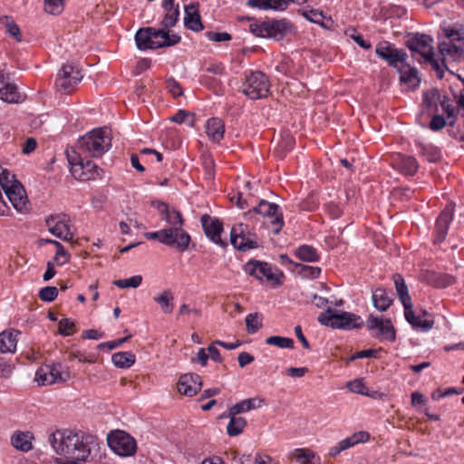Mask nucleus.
I'll return each instance as SVG.
<instances>
[{"mask_svg": "<svg viewBox=\"0 0 464 464\" xmlns=\"http://www.w3.org/2000/svg\"><path fill=\"white\" fill-rule=\"evenodd\" d=\"M206 133L212 142L219 143L224 138V121L218 117L208 119L206 124Z\"/></svg>", "mask_w": 464, "mask_h": 464, "instance_id": "nucleus-31", "label": "nucleus"}, {"mask_svg": "<svg viewBox=\"0 0 464 464\" xmlns=\"http://www.w3.org/2000/svg\"><path fill=\"white\" fill-rule=\"evenodd\" d=\"M82 71L73 64H63L57 73L55 79L56 88L64 92L70 93L82 79Z\"/></svg>", "mask_w": 464, "mask_h": 464, "instance_id": "nucleus-13", "label": "nucleus"}, {"mask_svg": "<svg viewBox=\"0 0 464 464\" xmlns=\"http://www.w3.org/2000/svg\"><path fill=\"white\" fill-rule=\"evenodd\" d=\"M246 331L253 334L262 327V316L258 313L248 314L246 317Z\"/></svg>", "mask_w": 464, "mask_h": 464, "instance_id": "nucleus-50", "label": "nucleus"}, {"mask_svg": "<svg viewBox=\"0 0 464 464\" xmlns=\"http://www.w3.org/2000/svg\"><path fill=\"white\" fill-rule=\"evenodd\" d=\"M441 106L442 111L446 113L447 117L450 119L451 117L457 118V114L455 112L454 107L450 104V99L449 96L440 95V99L438 102Z\"/></svg>", "mask_w": 464, "mask_h": 464, "instance_id": "nucleus-62", "label": "nucleus"}, {"mask_svg": "<svg viewBox=\"0 0 464 464\" xmlns=\"http://www.w3.org/2000/svg\"><path fill=\"white\" fill-rule=\"evenodd\" d=\"M414 145L420 156H422L430 163H437L442 160L441 149L432 143H425L420 140L414 141Z\"/></svg>", "mask_w": 464, "mask_h": 464, "instance_id": "nucleus-29", "label": "nucleus"}, {"mask_svg": "<svg viewBox=\"0 0 464 464\" xmlns=\"http://www.w3.org/2000/svg\"><path fill=\"white\" fill-rule=\"evenodd\" d=\"M68 222L69 218L65 214L50 215L45 218L49 232L54 237L67 242L73 238Z\"/></svg>", "mask_w": 464, "mask_h": 464, "instance_id": "nucleus-15", "label": "nucleus"}, {"mask_svg": "<svg viewBox=\"0 0 464 464\" xmlns=\"http://www.w3.org/2000/svg\"><path fill=\"white\" fill-rule=\"evenodd\" d=\"M270 81L268 76L261 71H251L246 75L242 85V92L250 100L266 98L270 93Z\"/></svg>", "mask_w": 464, "mask_h": 464, "instance_id": "nucleus-5", "label": "nucleus"}, {"mask_svg": "<svg viewBox=\"0 0 464 464\" xmlns=\"http://www.w3.org/2000/svg\"><path fill=\"white\" fill-rule=\"evenodd\" d=\"M434 55V52L430 51V55H425L424 63H429L431 66L432 70L436 72V76L439 80L443 79L445 71H449L450 73H453V72L448 68L446 59L444 57H442L441 61L439 62V60L435 59Z\"/></svg>", "mask_w": 464, "mask_h": 464, "instance_id": "nucleus-42", "label": "nucleus"}, {"mask_svg": "<svg viewBox=\"0 0 464 464\" xmlns=\"http://www.w3.org/2000/svg\"><path fill=\"white\" fill-rule=\"evenodd\" d=\"M166 89L174 99H177L183 95V89L180 83L174 77L167 78Z\"/></svg>", "mask_w": 464, "mask_h": 464, "instance_id": "nucleus-54", "label": "nucleus"}, {"mask_svg": "<svg viewBox=\"0 0 464 464\" xmlns=\"http://www.w3.org/2000/svg\"><path fill=\"white\" fill-rule=\"evenodd\" d=\"M202 229L205 236L215 245L223 249H227L228 243L221 238L224 231L223 222L218 218H212L208 214H204L200 218Z\"/></svg>", "mask_w": 464, "mask_h": 464, "instance_id": "nucleus-14", "label": "nucleus"}, {"mask_svg": "<svg viewBox=\"0 0 464 464\" xmlns=\"http://www.w3.org/2000/svg\"><path fill=\"white\" fill-rule=\"evenodd\" d=\"M293 28V24L286 18H267L264 21H256L249 24V32L259 38L282 41Z\"/></svg>", "mask_w": 464, "mask_h": 464, "instance_id": "nucleus-3", "label": "nucleus"}, {"mask_svg": "<svg viewBox=\"0 0 464 464\" xmlns=\"http://www.w3.org/2000/svg\"><path fill=\"white\" fill-rule=\"evenodd\" d=\"M403 308L405 319L414 330L429 332L433 328L435 324L434 320L432 318L422 319L420 315L415 314L412 310V304H408Z\"/></svg>", "mask_w": 464, "mask_h": 464, "instance_id": "nucleus-25", "label": "nucleus"}, {"mask_svg": "<svg viewBox=\"0 0 464 464\" xmlns=\"http://www.w3.org/2000/svg\"><path fill=\"white\" fill-rule=\"evenodd\" d=\"M440 53L445 58L450 56L454 62L464 61V47L456 45L454 42H441L438 45Z\"/></svg>", "mask_w": 464, "mask_h": 464, "instance_id": "nucleus-34", "label": "nucleus"}, {"mask_svg": "<svg viewBox=\"0 0 464 464\" xmlns=\"http://www.w3.org/2000/svg\"><path fill=\"white\" fill-rule=\"evenodd\" d=\"M375 54L393 69H398L401 64H406L408 53L403 50L397 48L395 44L382 41L375 46Z\"/></svg>", "mask_w": 464, "mask_h": 464, "instance_id": "nucleus-12", "label": "nucleus"}, {"mask_svg": "<svg viewBox=\"0 0 464 464\" xmlns=\"http://www.w3.org/2000/svg\"><path fill=\"white\" fill-rule=\"evenodd\" d=\"M162 220L169 224L166 229L172 230V237L179 241V252L183 253L188 249L191 242V237L183 229L184 219L180 211L171 208L167 217H163Z\"/></svg>", "mask_w": 464, "mask_h": 464, "instance_id": "nucleus-10", "label": "nucleus"}, {"mask_svg": "<svg viewBox=\"0 0 464 464\" xmlns=\"http://www.w3.org/2000/svg\"><path fill=\"white\" fill-rule=\"evenodd\" d=\"M295 268H298L297 275L303 279H317L322 273L319 266H313L304 264H295Z\"/></svg>", "mask_w": 464, "mask_h": 464, "instance_id": "nucleus-48", "label": "nucleus"}, {"mask_svg": "<svg viewBox=\"0 0 464 464\" xmlns=\"http://www.w3.org/2000/svg\"><path fill=\"white\" fill-rule=\"evenodd\" d=\"M347 388L353 393L370 396L372 395L368 392V388L363 382L362 379H355L347 383Z\"/></svg>", "mask_w": 464, "mask_h": 464, "instance_id": "nucleus-53", "label": "nucleus"}, {"mask_svg": "<svg viewBox=\"0 0 464 464\" xmlns=\"http://www.w3.org/2000/svg\"><path fill=\"white\" fill-rule=\"evenodd\" d=\"M369 440V432L362 430L354 432L352 436L340 440L337 444L340 446V449L343 451L358 443L366 442Z\"/></svg>", "mask_w": 464, "mask_h": 464, "instance_id": "nucleus-44", "label": "nucleus"}, {"mask_svg": "<svg viewBox=\"0 0 464 464\" xmlns=\"http://www.w3.org/2000/svg\"><path fill=\"white\" fill-rule=\"evenodd\" d=\"M369 330H378L374 337H382L383 340L394 342L396 340V330L390 318L382 319L370 314L366 321Z\"/></svg>", "mask_w": 464, "mask_h": 464, "instance_id": "nucleus-16", "label": "nucleus"}, {"mask_svg": "<svg viewBox=\"0 0 464 464\" xmlns=\"http://www.w3.org/2000/svg\"><path fill=\"white\" fill-rule=\"evenodd\" d=\"M432 36L420 33L411 34L406 40V46L413 53H419L423 59L425 55H430V51H433L431 44Z\"/></svg>", "mask_w": 464, "mask_h": 464, "instance_id": "nucleus-18", "label": "nucleus"}, {"mask_svg": "<svg viewBox=\"0 0 464 464\" xmlns=\"http://www.w3.org/2000/svg\"><path fill=\"white\" fill-rule=\"evenodd\" d=\"M111 362L115 367L129 369L136 362V356L132 352H117L112 354Z\"/></svg>", "mask_w": 464, "mask_h": 464, "instance_id": "nucleus-41", "label": "nucleus"}, {"mask_svg": "<svg viewBox=\"0 0 464 464\" xmlns=\"http://www.w3.org/2000/svg\"><path fill=\"white\" fill-rule=\"evenodd\" d=\"M93 440V436L82 431L65 430L61 434L59 441L53 436L52 446L60 455L55 462L57 464H85L91 455V445Z\"/></svg>", "mask_w": 464, "mask_h": 464, "instance_id": "nucleus-1", "label": "nucleus"}, {"mask_svg": "<svg viewBox=\"0 0 464 464\" xmlns=\"http://www.w3.org/2000/svg\"><path fill=\"white\" fill-rule=\"evenodd\" d=\"M184 11L185 27L196 33L202 31L204 29V25L199 13V4L198 2L190 3L189 5H185Z\"/></svg>", "mask_w": 464, "mask_h": 464, "instance_id": "nucleus-23", "label": "nucleus"}, {"mask_svg": "<svg viewBox=\"0 0 464 464\" xmlns=\"http://www.w3.org/2000/svg\"><path fill=\"white\" fill-rule=\"evenodd\" d=\"M172 230L170 229H160L154 232H147L144 234V237L147 239L156 240L167 246L174 247L177 251H179V241L172 237Z\"/></svg>", "mask_w": 464, "mask_h": 464, "instance_id": "nucleus-33", "label": "nucleus"}, {"mask_svg": "<svg viewBox=\"0 0 464 464\" xmlns=\"http://www.w3.org/2000/svg\"><path fill=\"white\" fill-rule=\"evenodd\" d=\"M20 334L21 332L15 329L5 330L0 333V352L2 353H14Z\"/></svg>", "mask_w": 464, "mask_h": 464, "instance_id": "nucleus-32", "label": "nucleus"}, {"mask_svg": "<svg viewBox=\"0 0 464 464\" xmlns=\"http://www.w3.org/2000/svg\"><path fill=\"white\" fill-rule=\"evenodd\" d=\"M141 282L142 276L137 275L126 279L114 280L112 284L120 288H137L141 285Z\"/></svg>", "mask_w": 464, "mask_h": 464, "instance_id": "nucleus-51", "label": "nucleus"}, {"mask_svg": "<svg viewBox=\"0 0 464 464\" xmlns=\"http://www.w3.org/2000/svg\"><path fill=\"white\" fill-rule=\"evenodd\" d=\"M14 181H18L15 175L0 165V186L2 189L5 190L6 188H9V185H14Z\"/></svg>", "mask_w": 464, "mask_h": 464, "instance_id": "nucleus-55", "label": "nucleus"}, {"mask_svg": "<svg viewBox=\"0 0 464 464\" xmlns=\"http://www.w3.org/2000/svg\"><path fill=\"white\" fill-rule=\"evenodd\" d=\"M423 281L435 288H447L456 283V277L448 273L426 270L422 275Z\"/></svg>", "mask_w": 464, "mask_h": 464, "instance_id": "nucleus-22", "label": "nucleus"}, {"mask_svg": "<svg viewBox=\"0 0 464 464\" xmlns=\"http://www.w3.org/2000/svg\"><path fill=\"white\" fill-rule=\"evenodd\" d=\"M111 147L110 130L106 127L94 129L78 140V148L82 153L100 158Z\"/></svg>", "mask_w": 464, "mask_h": 464, "instance_id": "nucleus-2", "label": "nucleus"}, {"mask_svg": "<svg viewBox=\"0 0 464 464\" xmlns=\"http://www.w3.org/2000/svg\"><path fill=\"white\" fill-rule=\"evenodd\" d=\"M109 448L120 457H131L137 451V441L128 432L121 430H111L107 436Z\"/></svg>", "mask_w": 464, "mask_h": 464, "instance_id": "nucleus-7", "label": "nucleus"}, {"mask_svg": "<svg viewBox=\"0 0 464 464\" xmlns=\"http://www.w3.org/2000/svg\"><path fill=\"white\" fill-rule=\"evenodd\" d=\"M31 436L29 433H24L22 431L15 432L11 437V444L16 449L24 452H28L32 450Z\"/></svg>", "mask_w": 464, "mask_h": 464, "instance_id": "nucleus-45", "label": "nucleus"}, {"mask_svg": "<svg viewBox=\"0 0 464 464\" xmlns=\"http://www.w3.org/2000/svg\"><path fill=\"white\" fill-rule=\"evenodd\" d=\"M230 244L236 250L241 252L259 247L256 232L251 231L249 226L243 223L231 228Z\"/></svg>", "mask_w": 464, "mask_h": 464, "instance_id": "nucleus-8", "label": "nucleus"}, {"mask_svg": "<svg viewBox=\"0 0 464 464\" xmlns=\"http://www.w3.org/2000/svg\"><path fill=\"white\" fill-rule=\"evenodd\" d=\"M44 3L45 12L58 15L64 9L65 0H44Z\"/></svg>", "mask_w": 464, "mask_h": 464, "instance_id": "nucleus-52", "label": "nucleus"}, {"mask_svg": "<svg viewBox=\"0 0 464 464\" xmlns=\"http://www.w3.org/2000/svg\"><path fill=\"white\" fill-rule=\"evenodd\" d=\"M4 192L18 212H23L26 208L27 196L20 181H14V185H9Z\"/></svg>", "mask_w": 464, "mask_h": 464, "instance_id": "nucleus-21", "label": "nucleus"}, {"mask_svg": "<svg viewBox=\"0 0 464 464\" xmlns=\"http://www.w3.org/2000/svg\"><path fill=\"white\" fill-rule=\"evenodd\" d=\"M297 12L309 22L318 24L324 29H330L334 24L330 16L326 18L322 11L310 6H307V9H299Z\"/></svg>", "mask_w": 464, "mask_h": 464, "instance_id": "nucleus-30", "label": "nucleus"}, {"mask_svg": "<svg viewBox=\"0 0 464 464\" xmlns=\"http://www.w3.org/2000/svg\"><path fill=\"white\" fill-rule=\"evenodd\" d=\"M392 280L394 283V287L398 298L402 304L403 307L412 304L411 297L409 294V288L405 283L403 276L401 274H394L392 276Z\"/></svg>", "mask_w": 464, "mask_h": 464, "instance_id": "nucleus-36", "label": "nucleus"}, {"mask_svg": "<svg viewBox=\"0 0 464 464\" xmlns=\"http://www.w3.org/2000/svg\"><path fill=\"white\" fill-rule=\"evenodd\" d=\"M205 36L209 40L213 42H228L232 39V35L227 32H212L208 31L205 33Z\"/></svg>", "mask_w": 464, "mask_h": 464, "instance_id": "nucleus-63", "label": "nucleus"}, {"mask_svg": "<svg viewBox=\"0 0 464 464\" xmlns=\"http://www.w3.org/2000/svg\"><path fill=\"white\" fill-rule=\"evenodd\" d=\"M59 291L55 286H45L39 291V297L42 301L51 303L56 299Z\"/></svg>", "mask_w": 464, "mask_h": 464, "instance_id": "nucleus-56", "label": "nucleus"}, {"mask_svg": "<svg viewBox=\"0 0 464 464\" xmlns=\"http://www.w3.org/2000/svg\"><path fill=\"white\" fill-rule=\"evenodd\" d=\"M6 32L13 36L17 42H22V34L18 24L11 18L6 17Z\"/></svg>", "mask_w": 464, "mask_h": 464, "instance_id": "nucleus-60", "label": "nucleus"}, {"mask_svg": "<svg viewBox=\"0 0 464 464\" xmlns=\"http://www.w3.org/2000/svg\"><path fill=\"white\" fill-rule=\"evenodd\" d=\"M444 34L450 42H460L464 40V28L455 29L448 27L444 30Z\"/></svg>", "mask_w": 464, "mask_h": 464, "instance_id": "nucleus-64", "label": "nucleus"}, {"mask_svg": "<svg viewBox=\"0 0 464 464\" xmlns=\"http://www.w3.org/2000/svg\"><path fill=\"white\" fill-rule=\"evenodd\" d=\"M400 76L399 82L401 84H406L411 87L413 90L419 88L420 84V77L419 76V71L416 67L411 66L406 62V64H401L398 69H395Z\"/></svg>", "mask_w": 464, "mask_h": 464, "instance_id": "nucleus-24", "label": "nucleus"}, {"mask_svg": "<svg viewBox=\"0 0 464 464\" xmlns=\"http://www.w3.org/2000/svg\"><path fill=\"white\" fill-rule=\"evenodd\" d=\"M134 38L137 48L140 51L159 49V47H156L159 44V41L155 40L150 26L140 28L136 32Z\"/></svg>", "mask_w": 464, "mask_h": 464, "instance_id": "nucleus-28", "label": "nucleus"}, {"mask_svg": "<svg viewBox=\"0 0 464 464\" xmlns=\"http://www.w3.org/2000/svg\"><path fill=\"white\" fill-rule=\"evenodd\" d=\"M372 300L374 308L381 312L386 311L393 302V299L388 295L383 288L375 289L372 292Z\"/></svg>", "mask_w": 464, "mask_h": 464, "instance_id": "nucleus-39", "label": "nucleus"}, {"mask_svg": "<svg viewBox=\"0 0 464 464\" xmlns=\"http://www.w3.org/2000/svg\"><path fill=\"white\" fill-rule=\"evenodd\" d=\"M317 320L322 325L333 329L350 331L361 329L363 326V321L360 315L346 311L338 312L331 307L321 313Z\"/></svg>", "mask_w": 464, "mask_h": 464, "instance_id": "nucleus-4", "label": "nucleus"}, {"mask_svg": "<svg viewBox=\"0 0 464 464\" xmlns=\"http://www.w3.org/2000/svg\"><path fill=\"white\" fill-rule=\"evenodd\" d=\"M265 343L268 345L276 346L282 349H294L295 343L292 338L279 335H272L266 339Z\"/></svg>", "mask_w": 464, "mask_h": 464, "instance_id": "nucleus-49", "label": "nucleus"}, {"mask_svg": "<svg viewBox=\"0 0 464 464\" xmlns=\"http://www.w3.org/2000/svg\"><path fill=\"white\" fill-rule=\"evenodd\" d=\"M75 323L70 318H63L58 324V333L63 336H70L73 333Z\"/></svg>", "mask_w": 464, "mask_h": 464, "instance_id": "nucleus-57", "label": "nucleus"}, {"mask_svg": "<svg viewBox=\"0 0 464 464\" xmlns=\"http://www.w3.org/2000/svg\"><path fill=\"white\" fill-rule=\"evenodd\" d=\"M291 457L300 464H321V458L310 449H295Z\"/></svg>", "mask_w": 464, "mask_h": 464, "instance_id": "nucleus-37", "label": "nucleus"}, {"mask_svg": "<svg viewBox=\"0 0 464 464\" xmlns=\"http://www.w3.org/2000/svg\"><path fill=\"white\" fill-rule=\"evenodd\" d=\"M392 167L399 173L408 177L415 176L420 169L419 162L414 156L403 153H397L393 156Z\"/></svg>", "mask_w": 464, "mask_h": 464, "instance_id": "nucleus-19", "label": "nucleus"}, {"mask_svg": "<svg viewBox=\"0 0 464 464\" xmlns=\"http://www.w3.org/2000/svg\"><path fill=\"white\" fill-rule=\"evenodd\" d=\"M256 214L266 219L272 227V233L278 235L285 226L284 215L280 206L266 199L259 200L258 204L249 209L245 215Z\"/></svg>", "mask_w": 464, "mask_h": 464, "instance_id": "nucleus-6", "label": "nucleus"}, {"mask_svg": "<svg viewBox=\"0 0 464 464\" xmlns=\"http://www.w3.org/2000/svg\"><path fill=\"white\" fill-rule=\"evenodd\" d=\"M296 258L306 263H315L320 261L321 255L318 250L311 245L303 244L294 251Z\"/></svg>", "mask_w": 464, "mask_h": 464, "instance_id": "nucleus-35", "label": "nucleus"}, {"mask_svg": "<svg viewBox=\"0 0 464 464\" xmlns=\"http://www.w3.org/2000/svg\"><path fill=\"white\" fill-rule=\"evenodd\" d=\"M243 271L260 283L265 278L266 281H273L276 285H283V281L273 272L272 265L268 262L252 258L243 266Z\"/></svg>", "mask_w": 464, "mask_h": 464, "instance_id": "nucleus-11", "label": "nucleus"}, {"mask_svg": "<svg viewBox=\"0 0 464 464\" xmlns=\"http://www.w3.org/2000/svg\"><path fill=\"white\" fill-rule=\"evenodd\" d=\"M69 377V372L62 371L61 364L45 365L36 372V380L42 385H49L57 382H65Z\"/></svg>", "mask_w": 464, "mask_h": 464, "instance_id": "nucleus-17", "label": "nucleus"}, {"mask_svg": "<svg viewBox=\"0 0 464 464\" xmlns=\"http://www.w3.org/2000/svg\"><path fill=\"white\" fill-rule=\"evenodd\" d=\"M263 400L259 398H251V399H246L243 400L235 405L231 406L228 409V415H238L241 413L248 412L251 410L256 409L260 407L261 402Z\"/></svg>", "mask_w": 464, "mask_h": 464, "instance_id": "nucleus-38", "label": "nucleus"}, {"mask_svg": "<svg viewBox=\"0 0 464 464\" xmlns=\"http://www.w3.org/2000/svg\"><path fill=\"white\" fill-rule=\"evenodd\" d=\"M56 252L53 257V261L58 266H63L70 259V254L65 250L64 246L61 243H55Z\"/></svg>", "mask_w": 464, "mask_h": 464, "instance_id": "nucleus-58", "label": "nucleus"}, {"mask_svg": "<svg viewBox=\"0 0 464 464\" xmlns=\"http://www.w3.org/2000/svg\"><path fill=\"white\" fill-rule=\"evenodd\" d=\"M199 82L203 86L207 87L209 90L217 91L218 89H220L221 87V82L220 80L208 76V75H201L199 78Z\"/></svg>", "mask_w": 464, "mask_h": 464, "instance_id": "nucleus-61", "label": "nucleus"}, {"mask_svg": "<svg viewBox=\"0 0 464 464\" xmlns=\"http://www.w3.org/2000/svg\"><path fill=\"white\" fill-rule=\"evenodd\" d=\"M68 162L71 166L70 172L72 177L82 181L101 178L103 173V170L90 160L84 161L80 157L68 155Z\"/></svg>", "mask_w": 464, "mask_h": 464, "instance_id": "nucleus-9", "label": "nucleus"}, {"mask_svg": "<svg viewBox=\"0 0 464 464\" xmlns=\"http://www.w3.org/2000/svg\"><path fill=\"white\" fill-rule=\"evenodd\" d=\"M228 424L227 426V435L230 437H236L241 434L246 426L247 422L244 417H237V415H228Z\"/></svg>", "mask_w": 464, "mask_h": 464, "instance_id": "nucleus-43", "label": "nucleus"}, {"mask_svg": "<svg viewBox=\"0 0 464 464\" xmlns=\"http://www.w3.org/2000/svg\"><path fill=\"white\" fill-rule=\"evenodd\" d=\"M161 7L166 12L160 25L165 28H172L176 25L179 18V5L175 4V0H162Z\"/></svg>", "mask_w": 464, "mask_h": 464, "instance_id": "nucleus-27", "label": "nucleus"}, {"mask_svg": "<svg viewBox=\"0 0 464 464\" xmlns=\"http://www.w3.org/2000/svg\"><path fill=\"white\" fill-rule=\"evenodd\" d=\"M181 41V36L175 33H170L169 30L167 32V35L163 38L162 41H159V44L156 47L163 48V47H170L179 44Z\"/></svg>", "mask_w": 464, "mask_h": 464, "instance_id": "nucleus-59", "label": "nucleus"}, {"mask_svg": "<svg viewBox=\"0 0 464 464\" xmlns=\"http://www.w3.org/2000/svg\"><path fill=\"white\" fill-rule=\"evenodd\" d=\"M1 99L9 103H19L24 99L14 83H6L0 89Z\"/></svg>", "mask_w": 464, "mask_h": 464, "instance_id": "nucleus-40", "label": "nucleus"}, {"mask_svg": "<svg viewBox=\"0 0 464 464\" xmlns=\"http://www.w3.org/2000/svg\"><path fill=\"white\" fill-rule=\"evenodd\" d=\"M440 99V92L436 88L429 92H424L422 94V102L426 109L433 110L435 112L439 111L438 102Z\"/></svg>", "mask_w": 464, "mask_h": 464, "instance_id": "nucleus-47", "label": "nucleus"}, {"mask_svg": "<svg viewBox=\"0 0 464 464\" xmlns=\"http://www.w3.org/2000/svg\"><path fill=\"white\" fill-rule=\"evenodd\" d=\"M202 388V380L198 373H185L179 377L178 391L179 393L192 397Z\"/></svg>", "mask_w": 464, "mask_h": 464, "instance_id": "nucleus-20", "label": "nucleus"}, {"mask_svg": "<svg viewBox=\"0 0 464 464\" xmlns=\"http://www.w3.org/2000/svg\"><path fill=\"white\" fill-rule=\"evenodd\" d=\"M452 219V214L448 211H442L439 215V217L436 219L434 228V245H440L445 240Z\"/></svg>", "mask_w": 464, "mask_h": 464, "instance_id": "nucleus-26", "label": "nucleus"}, {"mask_svg": "<svg viewBox=\"0 0 464 464\" xmlns=\"http://www.w3.org/2000/svg\"><path fill=\"white\" fill-rule=\"evenodd\" d=\"M153 300L160 306L163 313H172L174 296L170 290H164L160 295L154 296Z\"/></svg>", "mask_w": 464, "mask_h": 464, "instance_id": "nucleus-46", "label": "nucleus"}]
</instances>
